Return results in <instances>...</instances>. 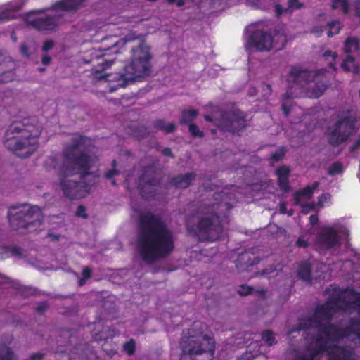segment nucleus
Segmentation results:
<instances>
[{"label":"nucleus","mask_w":360,"mask_h":360,"mask_svg":"<svg viewBox=\"0 0 360 360\" xmlns=\"http://www.w3.org/2000/svg\"><path fill=\"white\" fill-rule=\"evenodd\" d=\"M91 140L85 136H78L72 139L70 144L64 152L63 172L65 176L79 174L81 181H77L68 179H62L60 188L64 195L70 199L84 198L97 184L98 175L91 172V169L97 162L96 156L87 153L91 146Z\"/></svg>","instance_id":"nucleus-1"},{"label":"nucleus","mask_w":360,"mask_h":360,"mask_svg":"<svg viewBox=\"0 0 360 360\" xmlns=\"http://www.w3.org/2000/svg\"><path fill=\"white\" fill-rule=\"evenodd\" d=\"M137 245L143 260L152 264L174 251V238L162 219L148 212L139 217Z\"/></svg>","instance_id":"nucleus-2"},{"label":"nucleus","mask_w":360,"mask_h":360,"mask_svg":"<svg viewBox=\"0 0 360 360\" xmlns=\"http://www.w3.org/2000/svg\"><path fill=\"white\" fill-rule=\"evenodd\" d=\"M42 131L35 117L13 122L5 134L4 146L20 158H27L39 147V137Z\"/></svg>","instance_id":"nucleus-3"},{"label":"nucleus","mask_w":360,"mask_h":360,"mask_svg":"<svg viewBox=\"0 0 360 360\" xmlns=\"http://www.w3.org/2000/svg\"><path fill=\"white\" fill-rule=\"evenodd\" d=\"M224 205L226 210L231 208L229 203H214L205 205L200 209L205 214L202 217H188L185 222L188 233L198 242H214L220 238L223 233V221L227 217L221 216L219 207Z\"/></svg>","instance_id":"nucleus-4"},{"label":"nucleus","mask_w":360,"mask_h":360,"mask_svg":"<svg viewBox=\"0 0 360 360\" xmlns=\"http://www.w3.org/2000/svg\"><path fill=\"white\" fill-rule=\"evenodd\" d=\"M207 325L200 321H194L188 329L187 335L179 341L180 360H212L215 351L213 337L204 333Z\"/></svg>","instance_id":"nucleus-5"},{"label":"nucleus","mask_w":360,"mask_h":360,"mask_svg":"<svg viewBox=\"0 0 360 360\" xmlns=\"http://www.w3.org/2000/svg\"><path fill=\"white\" fill-rule=\"evenodd\" d=\"M150 47L141 39L138 46L131 49V61L125 65L121 72L114 78L117 79V87L127 85L150 76L152 72Z\"/></svg>","instance_id":"nucleus-6"},{"label":"nucleus","mask_w":360,"mask_h":360,"mask_svg":"<svg viewBox=\"0 0 360 360\" xmlns=\"http://www.w3.org/2000/svg\"><path fill=\"white\" fill-rule=\"evenodd\" d=\"M326 72L327 70L325 68L309 70L298 66H292L287 75L288 89L283 95V99L292 98L295 96L294 89H304L308 83L313 81L316 82L309 89L308 94L311 98H319L330 85L329 81L324 75Z\"/></svg>","instance_id":"nucleus-7"},{"label":"nucleus","mask_w":360,"mask_h":360,"mask_svg":"<svg viewBox=\"0 0 360 360\" xmlns=\"http://www.w3.org/2000/svg\"><path fill=\"white\" fill-rule=\"evenodd\" d=\"M329 297L339 311L352 310L357 312L360 317V293L353 288H338L329 295ZM345 327H349V331L346 333L347 338L354 335L360 341V319L351 317L349 323Z\"/></svg>","instance_id":"nucleus-8"},{"label":"nucleus","mask_w":360,"mask_h":360,"mask_svg":"<svg viewBox=\"0 0 360 360\" xmlns=\"http://www.w3.org/2000/svg\"><path fill=\"white\" fill-rule=\"evenodd\" d=\"M8 218L10 226L20 233L33 231L42 224V212L37 206L16 205L9 207Z\"/></svg>","instance_id":"nucleus-9"},{"label":"nucleus","mask_w":360,"mask_h":360,"mask_svg":"<svg viewBox=\"0 0 360 360\" xmlns=\"http://www.w3.org/2000/svg\"><path fill=\"white\" fill-rule=\"evenodd\" d=\"M215 125L223 132L240 136L248 127V114L236 107L219 110Z\"/></svg>","instance_id":"nucleus-10"},{"label":"nucleus","mask_w":360,"mask_h":360,"mask_svg":"<svg viewBox=\"0 0 360 360\" xmlns=\"http://www.w3.org/2000/svg\"><path fill=\"white\" fill-rule=\"evenodd\" d=\"M287 43L286 35L280 32H271L263 29L252 31L247 38V45L257 51H269L271 49L282 50Z\"/></svg>","instance_id":"nucleus-11"},{"label":"nucleus","mask_w":360,"mask_h":360,"mask_svg":"<svg viewBox=\"0 0 360 360\" xmlns=\"http://www.w3.org/2000/svg\"><path fill=\"white\" fill-rule=\"evenodd\" d=\"M317 328L319 333L325 335L327 340L333 342H338L341 340L347 338V333L349 331V327L341 328L332 323H323L319 320L315 314L313 316L301 319L298 323L299 330H309L312 328L313 325Z\"/></svg>","instance_id":"nucleus-12"},{"label":"nucleus","mask_w":360,"mask_h":360,"mask_svg":"<svg viewBox=\"0 0 360 360\" xmlns=\"http://www.w3.org/2000/svg\"><path fill=\"white\" fill-rule=\"evenodd\" d=\"M356 119L351 115L338 118L334 124L328 128V142L335 147L346 142L353 134Z\"/></svg>","instance_id":"nucleus-13"},{"label":"nucleus","mask_w":360,"mask_h":360,"mask_svg":"<svg viewBox=\"0 0 360 360\" xmlns=\"http://www.w3.org/2000/svg\"><path fill=\"white\" fill-rule=\"evenodd\" d=\"M139 38L134 33L128 34L124 39L119 40L113 44L110 47H108L104 49H94L91 53V60H98V66L100 67L99 70L95 71V75L99 79H106L110 75H102V71L110 68L114 63L115 59H106L105 56L110 55L112 53H120V52L117 50V46L120 45H124L127 42H131L136 39Z\"/></svg>","instance_id":"nucleus-14"},{"label":"nucleus","mask_w":360,"mask_h":360,"mask_svg":"<svg viewBox=\"0 0 360 360\" xmlns=\"http://www.w3.org/2000/svg\"><path fill=\"white\" fill-rule=\"evenodd\" d=\"M49 8L30 11L23 15L24 21L32 28L41 32H50L54 30L58 25L61 17L58 15H46L39 18L35 15L43 13L49 10Z\"/></svg>","instance_id":"nucleus-15"},{"label":"nucleus","mask_w":360,"mask_h":360,"mask_svg":"<svg viewBox=\"0 0 360 360\" xmlns=\"http://www.w3.org/2000/svg\"><path fill=\"white\" fill-rule=\"evenodd\" d=\"M160 183V173L155 165H149L143 169L139 179L138 188L141 197L147 200L155 197V187Z\"/></svg>","instance_id":"nucleus-16"},{"label":"nucleus","mask_w":360,"mask_h":360,"mask_svg":"<svg viewBox=\"0 0 360 360\" xmlns=\"http://www.w3.org/2000/svg\"><path fill=\"white\" fill-rule=\"evenodd\" d=\"M340 244L339 233L331 226H325L321 229L317 233L314 246L319 251L328 250Z\"/></svg>","instance_id":"nucleus-17"},{"label":"nucleus","mask_w":360,"mask_h":360,"mask_svg":"<svg viewBox=\"0 0 360 360\" xmlns=\"http://www.w3.org/2000/svg\"><path fill=\"white\" fill-rule=\"evenodd\" d=\"M338 311L335 304L328 297V300L322 304L317 306L314 310V314L319 320H323L331 323L333 316Z\"/></svg>","instance_id":"nucleus-18"},{"label":"nucleus","mask_w":360,"mask_h":360,"mask_svg":"<svg viewBox=\"0 0 360 360\" xmlns=\"http://www.w3.org/2000/svg\"><path fill=\"white\" fill-rule=\"evenodd\" d=\"M261 258L252 252L245 250L238 255L236 260V266L240 271H248V268L259 263Z\"/></svg>","instance_id":"nucleus-19"},{"label":"nucleus","mask_w":360,"mask_h":360,"mask_svg":"<svg viewBox=\"0 0 360 360\" xmlns=\"http://www.w3.org/2000/svg\"><path fill=\"white\" fill-rule=\"evenodd\" d=\"M334 349L330 352L327 360H354V349L347 345H337Z\"/></svg>","instance_id":"nucleus-20"},{"label":"nucleus","mask_w":360,"mask_h":360,"mask_svg":"<svg viewBox=\"0 0 360 360\" xmlns=\"http://www.w3.org/2000/svg\"><path fill=\"white\" fill-rule=\"evenodd\" d=\"M196 176L197 174L193 172L178 174L169 179V184L176 188L185 189L191 185Z\"/></svg>","instance_id":"nucleus-21"},{"label":"nucleus","mask_w":360,"mask_h":360,"mask_svg":"<svg viewBox=\"0 0 360 360\" xmlns=\"http://www.w3.org/2000/svg\"><path fill=\"white\" fill-rule=\"evenodd\" d=\"M84 0H59L54 3L50 8L72 11L79 9Z\"/></svg>","instance_id":"nucleus-22"},{"label":"nucleus","mask_w":360,"mask_h":360,"mask_svg":"<svg viewBox=\"0 0 360 360\" xmlns=\"http://www.w3.org/2000/svg\"><path fill=\"white\" fill-rule=\"evenodd\" d=\"M319 182L314 181L311 185H307L302 189L297 191L293 194L294 204L295 205H300L302 198H305L307 199L311 198L314 191L319 187Z\"/></svg>","instance_id":"nucleus-23"},{"label":"nucleus","mask_w":360,"mask_h":360,"mask_svg":"<svg viewBox=\"0 0 360 360\" xmlns=\"http://www.w3.org/2000/svg\"><path fill=\"white\" fill-rule=\"evenodd\" d=\"M290 169L285 165H282L276 169V175L278 176V185L279 188L284 192L290 191L289 175Z\"/></svg>","instance_id":"nucleus-24"},{"label":"nucleus","mask_w":360,"mask_h":360,"mask_svg":"<svg viewBox=\"0 0 360 360\" xmlns=\"http://www.w3.org/2000/svg\"><path fill=\"white\" fill-rule=\"evenodd\" d=\"M297 276L300 279L308 282L311 281V268L308 262H301L297 268Z\"/></svg>","instance_id":"nucleus-25"},{"label":"nucleus","mask_w":360,"mask_h":360,"mask_svg":"<svg viewBox=\"0 0 360 360\" xmlns=\"http://www.w3.org/2000/svg\"><path fill=\"white\" fill-rule=\"evenodd\" d=\"M198 115V111L195 109L183 110L181 112V119L179 120L180 124H193V121Z\"/></svg>","instance_id":"nucleus-26"},{"label":"nucleus","mask_w":360,"mask_h":360,"mask_svg":"<svg viewBox=\"0 0 360 360\" xmlns=\"http://www.w3.org/2000/svg\"><path fill=\"white\" fill-rule=\"evenodd\" d=\"M319 333L316 336V342L319 343L318 349L321 352H325L326 353L327 357L329 356L330 352L333 351L334 349V346L338 344H330L328 345L326 342H323V338L322 335Z\"/></svg>","instance_id":"nucleus-27"},{"label":"nucleus","mask_w":360,"mask_h":360,"mask_svg":"<svg viewBox=\"0 0 360 360\" xmlns=\"http://www.w3.org/2000/svg\"><path fill=\"white\" fill-rule=\"evenodd\" d=\"M154 127L157 129L163 131L166 134L173 132L176 128L175 124L173 122H169L166 124L165 120L162 119L157 120L154 122Z\"/></svg>","instance_id":"nucleus-28"},{"label":"nucleus","mask_w":360,"mask_h":360,"mask_svg":"<svg viewBox=\"0 0 360 360\" xmlns=\"http://www.w3.org/2000/svg\"><path fill=\"white\" fill-rule=\"evenodd\" d=\"M341 67L347 72H358V68L354 64V58L348 55L341 64Z\"/></svg>","instance_id":"nucleus-29"},{"label":"nucleus","mask_w":360,"mask_h":360,"mask_svg":"<svg viewBox=\"0 0 360 360\" xmlns=\"http://www.w3.org/2000/svg\"><path fill=\"white\" fill-rule=\"evenodd\" d=\"M359 49V40L356 37H348L346 39L344 50L346 53H350Z\"/></svg>","instance_id":"nucleus-30"},{"label":"nucleus","mask_w":360,"mask_h":360,"mask_svg":"<svg viewBox=\"0 0 360 360\" xmlns=\"http://www.w3.org/2000/svg\"><path fill=\"white\" fill-rule=\"evenodd\" d=\"M344 172L343 165L341 162H333L328 169L327 174L329 176H335L342 174Z\"/></svg>","instance_id":"nucleus-31"},{"label":"nucleus","mask_w":360,"mask_h":360,"mask_svg":"<svg viewBox=\"0 0 360 360\" xmlns=\"http://www.w3.org/2000/svg\"><path fill=\"white\" fill-rule=\"evenodd\" d=\"M15 355L11 348L4 347L0 349V360H15Z\"/></svg>","instance_id":"nucleus-32"},{"label":"nucleus","mask_w":360,"mask_h":360,"mask_svg":"<svg viewBox=\"0 0 360 360\" xmlns=\"http://www.w3.org/2000/svg\"><path fill=\"white\" fill-rule=\"evenodd\" d=\"M328 26L329 27L327 32V36L328 37L338 34L341 29L340 22L339 21H331L328 23Z\"/></svg>","instance_id":"nucleus-33"},{"label":"nucleus","mask_w":360,"mask_h":360,"mask_svg":"<svg viewBox=\"0 0 360 360\" xmlns=\"http://www.w3.org/2000/svg\"><path fill=\"white\" fill-rule=\"evenodd\" d=\"M262 339L269 346H272L276 344V340L274 338V333L270 330H266L262 332Z\"/></svg>","instance_id":"nucleus-34"},{"label":"nucleus","mask_w":360,"mask_h":360,"mask_svg":"<svg viewBox=\"0 0 360 360\" xmlns=\"http://www.w3.org/2000/svg\"><path fill=\"white\" fill-rule=\"evenodd\" d=\"M332 8L336 9L340 8L344 14L349 12V3L347 0H333L332 3Z\"/></svg>","instance_id":"nucleus-35"},{"label":"nucleus","mask_w":360,"mask_h":360,"mask_svg":"<svg viewBox=\"0 0 360 360\" xmlns=\"http://www.w3.org/2000/svg\"><path fill=\"white\" fill-rule=\"evenodd\" d=\"M286 152V148L284 146H281L271 155V159L274 162H279L283 160Z\"/></svg>","instance_id":"nucleus-36"},{"label":"nucleus","mask_w":360,"mask_h":360,"mask_svg":"<svg viewBox=\"0 0 360 360\" xmlns=\"http://www.w3.org/2000/svg\"><path fill=\"white\" fill-rule=\"evenodd\" d=\"M136 349V342L134 339H130L123 345L124 352L131 356L134 354Z\"/></svg>","instance_id":"nucleus-37"},{"label":"nucleus","mask_w":360,"mask_h":360,"mask_svg":"<svg viewBox=\"0 0 360 360\" xmlns=\"http://www.w3.org/2000/svg\"><path fill=\"white\" fill-rule=\"evenodd\" d=\"M188 131L191 134V135L195 138V137H200L202 138L204 136L203 131H200L199 127L195 124H189L188 125Z\"/></svg>","instance_id":"nucleus-38"},{"label":"nucleus","mask_w":360,"mask_h":360,"mask_svg":"<svg viewBox=\"0 0 360 360\" xmlns=\"http://www.w3.org/2000/svg\"><path fill=\"white\" fill-rule=\"evenodd\" d=\"M8 250L10 251L11 257H15L18 258H22V249L17 245H8Z\"/></svg>","instance_id":"nucleus-39"},{"label":"nucleus","mask_w":360,"mask_h":360,"mask_svg":"<svg viewBox=\"0 0 360 360\" xmlns=\"http://www.w3.org/2000/svg\"><path fill=\"white\" fill-rule=\"evenodd\" d=\"M303 7V4L299 2L298 0H288V8L285 12H292L294 10H297Z\"/></svg>","instance_id":"nucleus-40"},{"label":"nucleus","mask_w":360,"mask_h":360,"mask_svg":"<svg viewBox=\"0 0 360 360\" xmlns=\"http://www.w3.org/2000/svg\"><path fill=\"white\" fill-rule=\"evenodd\" d=\"M14 78L13 71H4L0 75V83H7L12 81Z\"/></svg>","instance_id":"nucleus-41"},{"label":"nucleus","mask_w":360,"mask_h":360,"mask_svg":"<svg viewBox=\"0 0 360 360\" xmlns=\"http://www.w3.org/2000/svg\"><path fill=\"white\" fill-rule=\"evenodd\" d=\"M254 288L251 286H248L246 285H241L239 287L237 292L238 295L242 296H246L250 295L253 292Z\"/></svg>","instance_id":"nucleus-42"},{"label":"nucleus","mask_w":360,"mask_h":360,"mask_svg":"<svg viewBox=\"0 0 360 360\" xmlns=\"http://www.w3.org/2000/svg\"><path fill=\"white\" fill-rule=\"evenodd\" d=\"M309 240L305 238L304 236H300L297 238L295 245L298 248H307L309 246Z\"/></svg>","instance_id":"nucleus-43"},{"label":"nucleus","mask_w":360,"mask_h":360,"mask_svg":"<svg viewBox=\"0 0 360 360\" xmlns=\"http://www.w3.org/2000/svg\"><path fill=\"white\" fill-rule=\"evenodd\" d=\"M10 257L11 255L8 250V245L0 246V259H4Z\"/></svg>","instance_id":"nucleus-44"},{"label":"nucleus","mask_w":360,"mask_h":360,"mask_svg":"<svg viewBox=\"0 0 360 360\" xmlns=\"http://www.w3.org/2000/svg\"><path fill=\"white\" fill-rule=\"evenodd\" d=\"M300 205L302 207L301 212L303 214H307L311 210H313L315 208L314 203H303Z\"/></svg>","instance_id":"nucleus-45"},{"label":"nucleus","mask_w":360,"mask_h":360,"mask_svg":"<svg viewBox=\"0 0 360 360\" xmlns=\"http://www.w3.org/2000/svg\"><path fill=\"white\" fill-rule=\"evenodd\" d=\"M76 215L83 219H86L88 217V215L86 213L85 206L82 205H79L76 211Z\"/></svg>","instance_id":"nucleus-46"},{"label":"nucleus","mask_w":360,"mask_h":360,"mask_svg":"<svg viewBox=\"0 0 360 360\" xmlns=\"http://www.w3.org/2000/svg\"><path fill=\"white\" fill-rule=\"evenodd\" d=\"M48 165H50L53 169H56L58 165V160L55 157H49L47 160L45 161L44 165L47 167Z\"/></svg>","instance_id":"nucleus-47"},{"label":"nucleus","mask_w":360,"mask_h":360,"mask_svg":"<svg viewBox=\"0 0 360 360\" xmlns=\"http://www.w3.org/2000/svg\"><path fill=\"white\" fill-rule=\"evenodd\" d=\"M82 277L89 279L92 277V270L89 266H85L82 271Z\"/></svg>","instance_id":"nucleus-48"},{"label":"nucleus","mask_w":360,"mask_h":360,"mask_svg":"<svg viewBox=\"0 0 360 360\" xmlns=\"http://www.w3.org/2000/svg\"><path fill=\"white\" fill-rule=\"evenodd\" d=\"M120 174V172L116 169H109L105 173V177L107 179H111L112 178H113L115 176H117Z\"/></svg>","instance_id":"nucleus-49"},{"label":"nucleus","mask_w":360,"mask_h":360,"mask_svg":"<svg viewBox=\"0 0 360 360\" xmlns=\"http://www.w3.org/2000/svg\"><path fill=\"white\" fill-rule=\"evenodd\" d=\"M53 45H54V44L52 40L45 41L43 44L42 51H48L49 50L51 49L53 47Z\"/></svg>","instance_id":"nucleus-50"},{"label":"nucleus","mask_w":360,"mask_h":360,"mask_svg":"<svg viewBox=\"0 0 360 360\" xmlns=\"http://www.w3.org/2000/svg\"><path fill=\"white\" fill-rule=\"evenodd\" d=\"M219 116V111L217 112H214L213 115H205L204 119L205 120L210 122H213L215 124V118Z\"/></svg>","instance_id":"nucleus-51"},{"label":"nucleus","mask_w":360,"mask_h":360,"mask_svg":"<svg viewBox=\"0 0 360 360\" xmlns=\"http://www.w3.org/2000/svg\"><path fill=\"white\" fill-rule=\"evenodd\" d=\"M13 18L8 11H2L0 13V21L8 20Z\"/></svg>","instance_id":"nucleus-52"},{"label":"nucleus","mask_w":360,"mask_h":360,"mask_svg":"<svg viewBox=\"0 0 360 360\" xmlns=\"http://www.w3.org/2000/svg\"><path fill=\"white\" fill-rule=\"evenodd\" d=\"M170 5H176L177 7H182L185 5V0H167Z\"/></svg>","instance_id":"nucleus-53"},{"label":"nucleus","mask_w":360,"mask_h":360,"mask_svg":"<svg viewBox=\"0 0 360 360\" xmlns=\"http://www.w3.org/2000/svg\"><path fill=\"white\" fill-rule=\"evenodd\" d=\"M20 53L26 56V57H29L30 56V53H29V48L27 46V45L26 44H22L20 45Z\"/></svg>","instance_id":"nucleus-54"},{"label":"nucleus","mask_w":360,"mask_h":360,"mask_svg":"<svg viewBox=\"0 0 360 360\" xmlns=\"http://www.w3.org/2000/svg\"><path fill=\"white\" fill-rule=\"evenodd\" d=\"M360 148V136L357 138L353 145L349 147L350 152H354Z\"/></svg>","instance_id":"nucleus-55"},{"label":"nucleus","mask_w":360,"mask_h":360,"mask_svg":"<svg viewBox=\"0 0 360 360\" xmlns=\"http://www.w3.org/2000/svg\"><path fill=\"white\" fill-rule=\"evenodd\" d=\"M47 308L46 303L39 304L36 308V311L39 314H43Z\"/></svg>","instance_id":"nucleus-56"},{"label":"nucleus","mask_w":360,"mask_h":360,"mask_svg":"<svg viewBox=\"0 0 360 360\" xmlns=\"http://www.w3.org/2000/svg\"><path fill=\"white\" fill-rule=\"evenodd\" d=\"M319 221V217L317 214H311L309 217V223L311 225L314 226L316 225Z\"/></svg>","instance_id":"nucleus-57"},{"label":"nucleus","mask_w":360,"mask_h":360,"mask_svg":"<svg viewBox=\"0 0 360 360\" xmlns=\"http://www.w3.org/2000/svg\"><path fill=\"white\" fill-rule=\"evenodd\" d=\"M323 56L324 58H327L328 56H332L333 57V60H335V58L337 57V53H333L330 50H327L323 54Z\"/></svg>","instance_id":"nucleus-58"},{"label":"nucleus","mask_w":360,"mask_h":360,"mask_svg":"<svg viewBox=\"0 0 360 360\" xmlns=\"http://www.w3.org/2000/svg\"><path fill=\"white\" fill-rule=\"evenodd\" d=\"M281 109L285 116H288L290 111V108L286 104L283 103L281 105Z\"/></svg>","instance_id":"nucleus-59"},{"label":"nucleus","mask_w":360,"mask_h":360,"mask_svg":"<svg viewBox=\"0 0 360 360\" xmlns=\"http://www.w3.org/2000/svg\"><path fill=\"white\" fill-rule=\"evenodd\" d=\"M44 354L41 353H34L31 355L30 360H41Z\"/></svg>","instance_id":"nucleus-60"},{"label":"nucleus","mask_w":360,"mask_h":360,"mask_svg":"<svg viewBox=\"0 0 360 360\" xmlns=\"http://www.w3.org/2000/svg\"><path fill=\"white\" fill-rule=\"evenodd\" d=\"M356 15L360 18V0H356L354 2Z\"/></svg>","instance_id":"nucleus-61"},{"label":"nucleus","mask_w":360,"mask_h":360,"mask_svg":"<svg viewBox=\"0 0 360 360\" xmlns=\"http://www.w3.org/2000/svg\"><path fill=\"white\" fill-rule=\"evenodd\" d=\"M162 153L163 155L167 156V157H173L172 150L169 148H165L162 150Z\"/></svg>","instance_id":"nucleus-62"},{"label":"nucleus","mask_w":360,"mask_h":360,"mask_svg":"<svg viewBox=\"0 0 360 360\" xmlns=\"http://www.w3.org/2000/svg\"><path fill=\"white\" fill-rule=\"evenodd\" d=\"M51 58L50 56H49L48 55H44L43 56L42 58H41V62L44 65H48L50 64L51 63Z\"/></svg>","instance_id":"nucleus-63"},{"label":"nucleus","mask_w":360,"mask_h":360,"mask_svg":"<svg viewBox=\"0 0 360 360\" xmlns=\"http://www.w3.org/2000/svg\"><path fill=\"white\" fill-rule=\"evenodd\" d=\"M297 360H314L313 357L309 355V356H305L304 355H300L297 356Z\"/></svg>","instance_id":"nucleus-64"}]
</instances>
